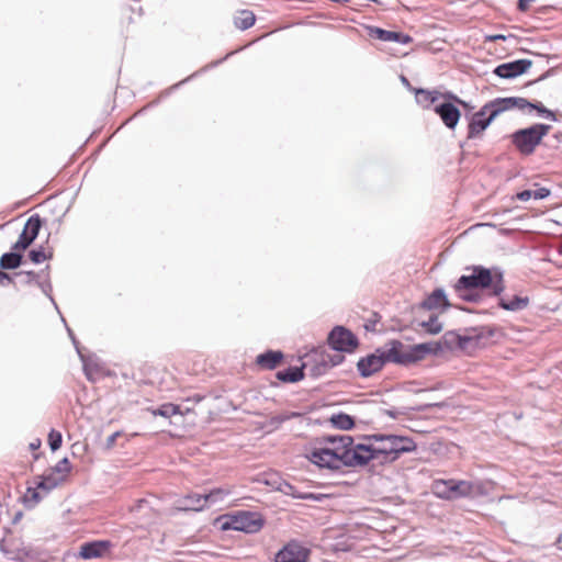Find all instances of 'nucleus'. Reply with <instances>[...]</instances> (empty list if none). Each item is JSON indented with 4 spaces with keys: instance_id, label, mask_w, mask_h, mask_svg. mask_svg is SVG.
I'll return each mask as SVG.
<instances>
[{
    "instance_id": "obj_19",
    "label": "nucleus",
    "mask_w": 562,
    "mask_h": 562,
    "mask_svg": "<svg viewBox=\"0 0 562 562\" xmlns=\"http://www.w3.org/2000/svg\"><path fill=\"white\" fill-rule=\"evenodd\" d=\"M368 34L371 38L382 42H395L398 44H408L413 38L405 33L384 30L379 26H368Z\"/></svg>"
},
{
    "instance_id": "obj_39",
    "label": "nucleus",
    "mask_w": 562,
    "mask_h": 562,
    "mask_svg": "<svg viewBox=\"0 0 562 562\" xmlns=\"http://www.w3.org/2000/svg\"><path fill=\"white\" fill-rule=\"evenodd\" d=\"M420 326L431 335H437L442 330V324L435 314L430 315L428 321L422 322Z\"/></svg>"
},
{
    "instance_id": "obj_48",
    "label": "nucleus",
    "mask_w": 562,
    "mask_h": 562,
    "mask_svg": "<svg viewBox=\"0 0 562 562\" xmlns=\"http://www.w3.org/2000/svg\"><path fill=\"white\" fill-rule=\"evenodd\" d=\"M514 100H516V104H514V109L525 110V109H532L533 102L527 100L526 98L521 97H514Z\"/></svg>"
},
{
    "instance_id": "obj_58",
    "label": "nucleus",
    "mask_w": 562,
    "mask_h": 562,
    "mask_svg": "<svg viewBox=\"0 0 562 562\" xmlns=\"http://www.w3.org/2000/svg\"><path fill=\"white\" fill-rule=\"evenodd\" d=\"M550 74H551V69L547 70L544 74H542V75H541L540 77H538L537 79L529 81V82L527 83V86H531V85H535V83H537V82H540V81H542V80L547 79V78L550 76Z\"/></svg>"
},
{
    "instance_id": "obj_25",
    "label": "nucleus",
    "mask_w": 562,
    "mask_h": 562,
    "mask_svg": "<svg viewBox=\"0 0 562 562\" xmlns=\"http://www.w3.org/2000/svg\"><path fill=\"white\" fill-rule=\"evenodd\" d=\"M304 370L305 366L303 363L301 366H290L284 370L278 371L276 376L283 383H296L304 379Z\"/></svg>"
},
{
    "instance_id": "obj_14",
    "label": "nucleus",
    "mask_w": 562,
    "mask_h": 562,
    "mask_svg": "<svg viewBox=\"0 0 562 562\" xmlns=\"http://www.w3.org/2000/svg\"><path fill=\"white\" fill-rule=\"evenodd\" d=\"M495 119L496 116L491 108H488V103H485L477 112L469 117L467 138L474 139L480 137Z\"/></svg>"
},
{
    "instance_id": "obj_63",
    "label": "nucleus",
    "mask_w": 562,
    "mask_h": 562,
    "mask_svg": "<svg viewBox=\"0 0 562 562\" xmlns=\"http://www.w3.org/2000/svg\"><path fill=\"white\" fill-rule=\"evenodd\" d=\"M40 446H41V441H40V440H37V442H32V443L30 445V448H31V449H37Z\"/></svg>"
},
{
    "instance_id": "obj_33",
    "label": "nucleus",
    "mask_w": 562,
    "mask_h": 562,
    "mask_svg": "<svg viewBox=\"0 0 562 562\" xmlns=\"http://www.w3.org/2000/svg\"><path fill=\"white\" fill-rule=\"evenodd\" d=\"M256 22V16L250 10H240L234 18V25L241 31L250 29Z\"/></svg>"
},
{
    "instance_id": "obj_9",
    "label": "nucleus",
    "mask_w": 562,
    "mask_h": 562,
    "mask_svg": "<svg viewBox=\"0 0 562 562\" xmlns=\"http://www.w3.org/2000/svg\"><path fill=\"white\" fill-rule=\"evenodd\" d=\"M113 548V542L110 540H91L83 542L79 550H67L63 554V561L67 562L69 560H91V559H111L112 555L111 549Z\"/></svg>"
},
{
    "instance_id": "obj_16",
    "label": "nucleus",
    "mask_w": 562,
    "mask_h": 562,
    "mask_svg": "<svg viewBox=\"0 0 562 562\" xmlns=\"http://www.w3.org/2000/svg\"><path fill=\"white\" fill-rule=\"evenodd\" d=\"M530 59H516L507 63L499 64L493 70V74L502 79H515L526 74L531 67Z\"/></svg>"
},
{
    "instance_id": "obj_29",
    "label": "nucleus",
    "mask_w": 562,
    "mask_h": 562,
    "mask_svg": "<svg viewBox=\"0 0 562 562\" xmlns=\"http://www.w3.org/2000/svg\"><path fill=\"white\" fill-rule=\"evenodd\" d=\"M78 356L82 362L85 375L89 381H94V375L98 374L101 369L98 359L94 357H87L81 350H78Z\"/></svg>"
},
{
    "instance_id": "obj_55",
    "label": "nucleus",
    "mask_w": 562,
    "mask_h": 562,
    "mask_svg": "<svg viewBox=\"0 0 562 562\" xmlns=\"http://www.w3.org/2000/svg\"><path fill=\"white\" fill-rule=\"evenodd\" d=\"M535 0H518L517 1V8L519 11L525 12L528 10L529 4L533 2Z\"/></svg>"
},
{
    "instance_id": "obj_8",
    "label": "nucleus",
    "mask_w": 562,
    "mask_h": 562,
    "mask_svg": "<svg viewBox=\"0 0 562 562\" xmlns=\"http://www.w3.org/2000/svg\"><path fill=\"white\" fill-rule=\"evenodd\" d=\"M387 435L373 434L366 437L367 440H373L378 445L373 443H358V449L362 454V467L369 464L370 461L375 462L379 465L391 463L389 460L390 443L386 440Z\"/></svg>"
},
{
    "instance_id": "obj_43",
    "label": "nucleus",
    "mask_w": 562,
    "mask_h": 562,
    "mask_svg": "<svg viewBox=\"0 0 562 562\" xmlns=\"http://www.w3.org/2000/svg\"><path fill=\"white\" fill-rule=\"evenodd\" d=\"M300 416H301V414L297 412L281 413V414L272 416L270 419V424L276 427H279L283 423H285L292 418L300 417Z\"/></svg>"
},
{
    "instance_id": "obj_47",
    "label": "nucleus",
    "mask_w": 562,
    "mask_h": 562,
    "mask_svg": "<svg viewBox=\"0 0 562 562\" xmlns=\"http://www.w3.org/2000/svg\"><path fill=\"white\" fill-rule=\"evenodd\" d=\"M442 102H452L454 105H465V101L451 91L441 92Z\"/></svg>"
},
{
    "instance_id": "obj_40",
    "label": "nucleus",
    "mask_w": 562,
    "mask_h": 562,
    "mask_svg": "<svg viewBox=\"0 0 562 562\" xmlns=\"http://www.w3.org/2000/svg\"><path fill=\"white\" fill-rule=\"evenodd\" d=\"M50 472H54L57 476H63V482L65 481L66 475L71 471V464L67 457L59 460L53 468L48 469Z\"/></svg>"
},
{
    "instance_id": "obj_23",
    "label": "nucleus",
    "mask_w": 562,
    "mask_h": 562,
    "mask_svg": "<svg viewBox=\"0 0 562 562\" xmlns=\"http://www.w3.org/2000/svg\"><path fill=\"white\" fill-rule=\"evenodd\" d=\"M284 359L281 350L268 349L256 357V364L265 370H274Z\"/></svg>"
},
{
    "instance_id": "obj_46",
    "label": "nucleus",
    "mask_w": 562,
    "mask_h": 562,
    "mask_svg": "<svg viewBox=\"0 0 562 562\" xmlns=\"http://www.w3.org/2000/svg\"><path fill=\"white\" fill-rule=\"evenodd\" d=\"M341 353L342 352L329 353L325 347V358L327 359V363L329 364L330 369L341 364L345 361L346 357Z\"/></svg>"
},
{
    "instance_id": "obj_31",
    "label": "nucleus",
    "mask_w": 562,
    "mask_h": 562,
    "mask_svg": "<svg viewBox=\"0 0 562 562\" xmlns=\"http://www.w3.org/2000/svg\"><path fill=\"white\" fill-rule=\"evenodd\" d=\"M233 54H234V52L228 53L223 58L214 60V61L207 64L206 66L202 67L198 71H195L192 75H190L189 77L184 78L183 80L172 85L167 91H165L164 95H168L171 91L177 90L179 87H181L182 85L189 82L192 78L199 76L200 74H203V72L207 71L209 69L217 67L218 65H221L224 60H226Z\"/></svg>"
},
{
    "instance_id": "obj_64",
    "label": "nucleus",
    "mask_w": 562,
    "mask_h": 562,
    "mask_svg": "<svg viewBox=\"0 0 562 562\" xmlns=\"http://www.w3.org/2000/svg\"><path fill=\"white\" fill-rule=\"evenodd\" d=\"M461 106H462L463 109L468 110V111L473 110V106H472L469 102H467V101H465V105H461Z\"/></svg>"
},
{
    "instance_id": "obj_30",
    "label": "nucleus",
    "mask_w": 562,
    "mask_h": 562,
    "mask_svg": "<svg viewBox=\"0 0 562 562\" xmlns=\"http://www.w3.org/2000/svg\"><path fill=\"white\" fill-rule=\"evenodd\" d=\"M331 426L339 430H351L356 426L355 418L346 413L339 412L329 417Z\"/></svg>"
},
{
    "instance_id": "obj_41",
    "label": "nucleus",
    "mask_w": 562,
    "mask_h": 562,
    "mask_svg": "<svg viewBox=\"0 0 562 562\" xmlns=\"http://www.w3.org/2000/svg\"><path fill=\"white\" fill-rule=\"evenodd\" d=\"M531 110L537 111L538 115L543 119H547L552 122L558 121L555 113L552 110L546 108L540 101H533Z\"/></svg>"
},
{
    "instance_id": "obj_56",
    "label": "nucleus",
    "mask_w": 562,
    "mask_h": 562,
    "mask_svg": "<svg viewBox=\"0 0 562 562\" xmlns=\"http://www.w3.org/2000/svg\"><path fill=\"white\" fill-rule=\"evenodd\" d=\"M148 504V502L144 498L142 499H138L136 502V504L132 507V512L134 513H138L140 512L146 505Z\"/></svg>"
},
{
    "instance_id": "obj_11",
    "label": "nucleus",
    "mask_w": 562,
    "mask_h": 562,
    "mask_svg": "<svg viewBox=\"0 0 562 562\" xmlns=\"http://www.w3.org/2000/svg\"><path fill=\"white\" fill-rule=\"evenodd\" d=\"M302 360L307 370V375L313 379H318L330 370L325 358V345L313 347L302 357Z\"/></svg>"
},
{
    "instance_id": "obj_26",
    "label": "nucleus",
    "mask_w": 562,
    "mask_h": 562,
    "mask_svg": "<svg viewBox=\"0 0 562 562\" xmlns=\"http://www.w3.org/2000/svg\"><path fill=\"white\" fill-rule=\"evenodd\" d=\"M440 98L441 92L438 90H428L424 88L415 90L416 102L424 109H430L432 105L435 106Z\"/></svg>"
},
{
    "instance_id": "obj_62",
    "label": "nucleus",
    "mask_w": 562,
    "mask_h": 562,
    "mask_svg": "<svg viewBox=\"0 0 562 562\" xmlns=\"http://www.w3.org/2000/svg\"><path fill=\"white\" fill-rule=\"evenodd\" d=\"M557 546L559 550H562V535H560L557 539Z\"/></svg>"
},
{
    "instance_id": "obj_54",
    "label": "nucleus",
    "mask_w": 562,
    "mask_h": 562,
    "mask_svg": "<svg viewBox=\"0 0 562 562\" xmlns=\"http://www.w3.org/2000/svg\"><path fill=\"white\" fill-rule=\"evenodd\" d=\"M4 282L12 283L13 282V276H11L8 272L0 270V286L4 285Z\"/></svg>"
},
{
    "instance_id": "obj_21",
    "label": "nucleus",
    "mask_w": 562,
    "mask_h": 562,
    "mask_svg": "<svg viewBox=\"0 0 562 562\" xmlns=\"http://www.w3.org/2000/svg\"><path fill=\"white\" fill-rule=\"evenodd\" d=\"M278 490L283 493L286 496H291L295 499H305V501H313V502H323L325 498H327L326 494L322 493H310V492H301L299 491L294 485H292L289 482H282L280 483Z\"/></svg>"
},
{
    "instance_id": "obj_7",
    "label": "nucleus",
    "mask_w": 562,
    "mask_h": 562,
    "mask_svg": "<svg viewBox=\"0 0 562 562\" xmlns=\"http://www.w3.org/2000/svg\"><path fill=\"white\" fill-rule=\"evenodd\" d=\"M432 493L441 499L454 501L465 497H473L475 484L465 480H435L431 485Z\"/></svg>"
},
{
    "instance_id": "obj_15",
    "label": "nucleus",
    "mask_w": 562,
    "mask_h": 562,
    "mask_svg": "<svg viewBox=\"0 0 562 562\" xmlns=\"http://www.w3.org/2000/svg\"><path fill=\"white\" fill-rule=\"evenodd\" d=\"M390 443L389 460L391 463L398 460L404 453L413 452L417 449V445L412 437L389 434L386 438Z\"/></svg>"
},
{
    "instance_id": "obj_45",
    "label": "nucleus",
    "mask_w": 562,
    "mask_h": 562,
    "mask_svg": "<svg viewBox=\"0 0 562 562\" xmlns=\"http://www.w3.org/2000/svg\"><path fill=\"white\" fill-rule=\"evenodd\" d=\"M63 436L59 431L52 429L48 434V446L52 451H56L61 447Z\"/></svg>"
},
{
    "instance_id": "obj_18",
    "label": "nucleus",
    "mask_w": 562,
    "mask_h": 562,
    "mask_svg": "<svg viewBox=\"0 0 562 562\" xmlns=\"http://www.w3.org/2000/svg\"><path fill=\"white\" fill-rule=\"evenodd\" d=\"M419 308L425 311H446L451 304L447 297V294L442 288H436L431 293H429L420 303Z\"/></svg>"
},
{
    "instance_id": "obj_1",
    "label": "nucleus",
    "mask_w": 562,
    "mask_h": 562,
    "mask_svg": "<svg viewBox=\"0 0 562 562\" xmlns=\"http://www.w3.org/2000/svg\"><path fill=\"white\" fill-rule=\"evenodd\" d=\"M469 274H462L453 284L457 295L464 302L477 303L482 296L476 290H487L490 296H499L505 291L504 271L498 267L470 266Z\"/></svg>"
},
{
    "instance_id": "obj_44",
    "label": "nucleus",
    "mask_w": 562,
    "mask_h": 562,
    "mask_svg": "<svg viewBox=\"0 0 562 562\" xmlns=\"http://www.w3.org/2000/svg\"><path fill=\"white\" fill-rule=\"evenodd\" d=\"M13 277H22L23 279L21 280V282L25 285H31L33 283L36 284L38 278H40V273L33 271V270H29V271H19V272H15L14 274H12Z\"/></svg>"
},
{
    "instance_id": "obj_28",
    "label": "nucleus",
    "mask_w": 562,
    "mask_h": 562,
    "mask_svg": "<svg viewBox=\"0 0 562 562\" xmlns=\"http://www.w3.org/2000/svg\"><path fill=\"white\" fill-rule=\"evenodd\" d=\"M23 254L18 251H8L1 255L0 257V270H15L20 268L23 263Z\"/></svg>"
},
{
    "instance_id": "obj_51",
    "label": "nucleus",
    "mask_w": 562,
    "mask_h": 562,
    "mask_svg": "<svg viewBox=\"0 0 562 562\" xmlns=\"http://www.w3.org/2000/svg\"><path fill=\"white\" fill-rule=\"evenodd\" d=\"M121 436V431H115L112 435H110L105 440V448L111 449L114 447L116 438Z\"/></svg>"
},
{
    "instance_id": "obj_32",
    "label": "nucleus",
    "mask_w": 562,
    "mask_h": 562,
    "mask_svg": "<svg viewBox=\"0 0 562 562\" xmlns=\"http://www.w3.org/2000/svg\"><path fill=\"white\" fill-rule=\"evenodd\" d=\"M516 100L514 97L506 98H496L488 103V108H491L494 115L497 117L501 113L514 109V104H516Z\"/></svg>"
},
{
    "instance_id": "obj_61",
    "label": "nucleus",
    "mask_w": 562,
    "mask_h": 562,
    "mask_svg": "<svg viewBox=\"0 0 562 562\" xmlns=\"http://www.w3.org/2000/svg\"><path fill=\"white\" fill-rule=\"evenodd\" d=\"M23 516V513L22 512H16L13 519H12V522L13 524H16Z\"/></svg>"
},
{
    "instance_id": "obj_4",
    "label": "nucleus",
    "mask_w": 562,
    "mask_h": 562,
    "mask_svg": "<svg viewBox=\"0 0 562 562\" xmlns=\"http://www.w3.org/2000/svg\"><path fill=\"white\" fill-rule=\"evenodd\" d=\"M310 460L319 468L339 471L342 468H362V454L358 443L347 442L335 447L314 448L311 451Z\"/></svg>"
},
{
    "instance_id": "obj_3",
    "label": "nucleus",
    "mask_w": 562,
    "mask_h": 562,
    "mask_svg": "<svg viewBox=\"0 0 562 562\" xmlns=\"http://www.w3.org/2000/svg\"><path fill=\"white\" fill-rule=\"evenodd\" d=\"M386 363H395L401 367H409L414 363L409 345L398 339L389 340L374 352L361 357L357 362V370L361 378L367 379L380 372Z\"/></svg>"
},
{
    "instance_id": "obj_35",
    "label": "nucleus",
    "mask_w": 562,
    "mask_h": 562,
    "mask_svg": "<svg viewBox=\"0 0 562 562\" xmlns=\"http://www.w3.org/2000/svg\"><path fill=\"white\" fill-rule=\"evenodd\" d=\"M317 441L318 443H329L331 447H335L345 442H347V445H352L353 437L349 435H324L317 438Z\"/></svg>"
},
{
    "instance_id": "obj_57",
    "label": "nucleus",
    "mask_w": 562,
    "mask_h": 562,
    "mask_svg": "<svg viewBox=\"0 0 562 562\" xmlns=\"http://www.w3.org/2000/svg\"><path fill=\"white\" fill-rule=\"evenodd\" d=\"M506 40H507V36L504 34H493V35L486 36L487 42H498V41H506Z\"/></svg>"
},
{
    "instance_id": "obj_38",
    "label": "nucleus",
    "mask_w": 562,
    "mask_h": 562,
    "mask_svg": "<svg viewBox=\"0 0 562 562\" xmlns=\"http://www.w3.org/2000/svg\"><path fill=\"white\" fill-rule=\"evenodd\" d=\"M154 415H158L165 418H169L173 415L180 414V406L172 403H165L157 409L153 411Z\"/></svg>"
},
{
    "instance_id": "obj_37",
    "label": "nucleus",
    "mask_w": 562,
    "mask_h": 562,
    "mask_svg": "<svg viewBox=\"0 0 562 562\" xmlns=\"http://www.w3.org/2000/svg\"><path fill=\"white\" fill-rule=\"evenodd\" d=\"M29 258L33 263L40 265L47 259H52L53 251L50 250V251L46 252L44 247L40 246V247L31 249L29 251Z\"/></svg>"
},
{
    "instance_id": "obj_10",
    "label": "nucleus",
    "mask_w": 562,
    "mask_h": 562,
    "mask_svg": "<svg viewBox=\"0 0 562 562\" xmlns=\"http://www.w3.org/2000/svg\"><path fill=\"white\" fill-rule=\"evenodd\" d=\"M327 345L334 351L352 353L359 346V339L350 329L337 325L328 333Z\"/></svg>"
},
{
    "instance_id": "obj_42",
    "label": "nucleus",
    "mask_w": 562,
    "mask_h": 562,
    "mask_svg": "<svg viewBox=\"0 0 562 562\" xmlns=\"http://www.w3.org/2000/svg\"><path fill=\"white\" fill-rule=\"evenodd\" d=\"M36 285L41 289L43 294L49 299V301L54 304V306L57 308V304L52 295L53 285L50 282V278L47 276L44 279H40L36 282Z\"/></svg>"
},
{
    "instance_id": "obj_36",
    "label": "nucleus",
    "mask_w": 562,
    "mask_h": 562,
    "mask_svg": "<svg viewBox=\"0 0 562 562\" xmlns=\"http://www.w3.org/2000/svg\"><path fill=\"white\" fill-rule=\"evenodd\" d=\"M228 494V490L216 487L211 490L209 493L203 494V498H205L207 506H210L217 502H222Z\"/></svg>"
},
{
    "instance_id": "obj_27",
    "label": "nucleus",
    "mask_w": 562,
    "mask_h": 562,
    "mask_svg": "<svg viewBox=\"0 0 562 562\" xmlns=\"http://www.w3.org/2000/svg\"><path fill=\"white\" fill-rule=\"evenodd\" d=\"M61 483L63 476H57L54 474V472H50L49 470L42 475L35 476L34 479V484L36 485V488H41L45 493H49Z\"/></svg>"
},
{
    "instance_id": "obj_53",
    "label": "nucleus",
    "mask_w": 562,
    "mask_h": 562,
    "mask_svg": "<svg viewBox=\"0 0 562 562\" xmlns=\"http://www.w3.org/2000/svg\"><path fill=\"white\" fill-rule=\"evenodd\" d=\"M383 413L393 419H396L400 415L405 414L404 411H400L397 408L384 409Z\"/></svg>"
},
{
    "instance_id": "obj_50",
    "label": "nucleus",
    "mask_w": 562,
    "mask_h": 562,
    "mask_svg": "<svg viewBox=\"0 0 562 562\" xmlns=\"http://www.w3.org/2000/svg\"><path fill=\"white\" fill-rule=\"evenodd\" d=\"M25 238H18V240L11 246L10 251H18L20 254H23L24 250H26L29 247L24 243Z\"/></svg>"
},
{
    "instance_id": "obj_59",
    "label": "nucleus",
    "mask_w": 562,
    "mask_h": 562,
    "mask_svg": "<svg viewBox=\"0 0 562 562\" xmlns=\"http://www.w3.org/2000/svg\"><path fill=\"white\" fill-rule=\"evenodd\" d=\"M67 331H68V335H69V337H70V339H71V341H72V344H74V346H75L76 350H77V351H78V350H80V348H79V342H78V340L76 339V336H75V334L72 333V330H71L69 327H67Z\"/></svg>"
},
{
    "instance_id": "obj_17",
    "label": "nucleus",
    "mask_w": 562,
    "mask_h": 562,
    "mask_svg": "<svg viewBox=\"0 0 562 562\" xmlns=\"http://www.w3.org/2000/svg\"><path fill=\"white\" fill-rule=\"evenodd\" d=\"M432 110L448 130H456L461 119V111L458 105H454L452 102H440Z\"/></svg>"
},
{
    "instance_id": "obj_52",
    "label": "nucleus",
    "mask_w": 562,
    "mask_h": 562,
    "mask_svg": "<svg viewBox=\"0 0 562 562\" xmlns=\"http://www.w3.org/2000/svg\"><path fill=\"white\" fill-rule=\"evenodd\" d=\"M516 196L519 201H529L532 198V190H522Z\"/></svg>"
},
{
    "instance_id": "obj_2",
    "label": "nucleus",
    "mask_w": 562,
    "mask_h": 562,
    "mask_svg": "<svg viewBox=\"0 0 562 562\" xmlns=\"http://www.w3.org/2000/svg\"><path fill=\"white\" fill-rule=\"evenodd\" d=\"M492 336H494V328L488 326L469 328L465 335L449 330L445 333L438 341L409 345V348L414 363H417L424 360L428 355L438 356L445 350H453L454 348L465 349L469 346H479L483 338H490Z\"/></svg>"
},
{
    "instance_id": "obj_22",
    "label": "nucleus",
    "mask_w": 562,
    "mask_h": 562,
    "mask_svg": "<svg viewBox=\"0 0 562 562\" xmlns=\"http://www.w3.org/2000/svg\"><path fill=\"white\" fill-rule=\"evenodd\" d=\"M43 221L38 214H34L27 218L24 224L23 231L20 234V238H25L24 243L27 247H30L34 240L37 238L40 231L42 228Z\"/></svg>"
},
{
    "instance_id": "obj_34",
    "label": "nucleus",
    "mask_w": 562,
    "mask_h": 562,
    "mask_svg": "<svg viewBox=\"0 0 562 562\" xmlns=\"http://www.w3.org/2000/svg\"><path fill=\"white\" fill-rule=\"evenodd\" d=\"M38 490L40 488H36V485L29 486L26 488V492L21 497V501L25 508L33 509L42 501L43 497H42L41 493L38 492Z\"/></svg>"
},
{
    "instance_id": "obj_13",
    "label": "nucleus",
    "mask_w": 562,
    "mask_h": 562,
    "mask_svg": "<svg viewBox=\"0 0 562 562\" xmlns=\"http://www.w3.org/2000/svg\"><path fill=\"white\" fill-rule=\"evenodd\" d=\"M1 551L7 560L12 562L35 561L36 551L25 546L20 539L3 540L0 544Z\"/></svg>"
},
{
    "instance_id": "obj_24",
    "label": "nucleus",
    "mask_w": 562,
    "mask_h": 562,
    "mask_svg": "<svg viewBox=\"0 0 562 562\" xmlns=\"http://www.w3.org/2000/svg\"><path fill=\"white\" fill-rule=\"evenodd\" d=\"M497 306L508 312H519L528 307L530 303L529 296L514 295L512 299H507L504 295L496 296Z\"/></svg>"
},
{
    "instance_id": "obj_5",
    "label": "nucleus",
    "mask_w": 562,
    "mask_h": 562,
    "mask_svg": "<svg viewBox=\"0 0 562 562\" xmlns=\"http://www.w3.org/2000/svg\"><path fill=\"white\" fill-rule=\"evenodd\" d=\"M216 522L223 531L236 530L245 533H256L263 527L265 518L258 512L237 510L221 515Z\"/></svg>"
},
{
    "instance_id": "obj_60",
    "label": "nucleus",
    "mask_w": 562,
    "mask_h": 562,
    "mask_svg": "<svg viewBox=\"0 0 562 562\" xmlns=\"http://www.w3.org/2000/svg\"><path fill=\"white\" fill-rule=\"evenodd\" d=\"M38 273H40V279H44L47 276L49 277V266H46L45 269L41 270Z\"/></svg>"
},
{
    "instance_id": "obj_20",
    "label": "nucleus",
    "mask_w": 562,
    "mask_h": 562,
    "mask_svg": "<svg viewBox=\"0 0 562 562\" xmlns=\"http://www.w3.org/2000/svg\"><path fill=\"white\" fill-rule=\"evenodd\" d=\"M207 507L203 494L192 493L188 494L177 501L176 508L180 512H201Z\"/></svg>"
},
{
    "instance_id": "obj_12",
    "label": "nucleus",
    "mask_w": 562,
    "mask_h": 562,
    "mask_svg": "<svg viewBox=\"0 0 562 562\" xmlns=\"http://www.w3.org/2000/svg\"><path fill=\"white\" fill-rule=\"evenodd\" d=\"M311 549L302 541L292 539L276 554L272 562H307Z\"/></svg>"
},
{
    "instance_id": "obj_49",
    "label": "nucleus",
    "mask_w": 562,
    "mask_h": 562,
    "mask_svg": "<svg viewBox=\"0 0 562 562\" xmlns=\"http://www.w3.org/2000/svg\"><path fill=\"white\" fill-rule=\"evenodd\" d=\"M550 190L548 188H539V189H536V190H532V198L535 200H543L546 198H548L550 195Z\"/></svg>"
},
{
    "instance_id": "obj_6",
    "label": "nucleus",
    "mask_w": 562,
    "mask_h": 562,
    "mask_svg": "<svg viewBox=\"0 0 562 562\" xmlns=\"http://www.w3.org/2000/svg\"><path fill=\"white\" fill-rule=\"evenodd\" d=\"M551 130L550 125L536 123L529 127L519 128L510 135V139L516 149L525 156L533 154L543 137Z\"/></svg>"
}]
</instances>
